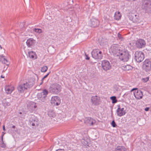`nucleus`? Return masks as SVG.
Masks as SVG:
<instances>
[{
    "label": "nucleus",
    "instance_id": "f257e3e1",
    "mask_svg": "<svg viewBox=\"0 0 151 151\" xmlns=\"http://www.w3.org/2000/svg\"><path fill=\"white\" fill-rule=\"evenodd\" d=\"M110 49L114 55L118 56L121 61L127 62L129 60L130 56L129 52L124 47H120L117 44H113Z\"/></svg>",
    "mask_w": 151,
    "mask_h": 151
},
{
    "label": "nucleus",
    "instance_id": "f03ea898",
    "mask_svg": "<svg viewBox=\"0 0 151 151\" xmlns=\"http://www.w3.org/2000/svg\"><path fill=\"white\" fill-rule=\"evenodd\" d=\"M31 79L33 81V82L32 83H30V82L29 83H26L20 85L18 86L17 89L19 93H23L24 91L25 90H27L28 88H30L33 86L34 84V80L35 79L34 78H32Z\"/></svg>",
    "mask_w": 151,
    "mask_h": 151
},
{
    "label": "nucleus",
    "instance_id": "7ed1b4c3",
    "mask_svg": "<svg viewBox=\"0 0 151 151\" xmlns=\"http://www.w3.org/2000/svg\"><path fill=\"white\" fill-rule=\"evenodd\" d=\"M48 93V91L46 89H44L42 90V92L37 93V96L39 103H42L45 101L46 98Z\"/></svg>",
    "mask_w": 151,
    "mask_h": 151
},
{
    "label": "nucleus",
    "instance_id": "20e7f679",
    "mask_svg": "<svg viewBox=\"0 0 151 151\" xmlns=\"http://www.w3.org/2000/svg\"><path fill=\"white\" fill-rule=\"evenodd\" d=\"M61 87L59 84L55 83L50 85L49 90L51 93L55 94L59 93L61 91Z\"/></svg>",
    "mask_w": 151,
    "mask_h": 151
},
{
    "label": "nucleus",
    "instance_id": "39448f33",
    "mask_svg": "<svg viewBox=\"0 0 151 151\" xmlns=\"http://www.w3.org/2000/svg\"><path fill=\"white\" fill-rule=\"evenodd\" d=\"M145 57L144 53L141 51H136L134 54V59L138 63L142 62Z\"/></svg>",
    "mask_w": 151,
    "mask_h": 151
},
{
    "label": "nucleus",
    "instance_id": "423d86ee",
    "mask_svg": "<svg viewBox=\"0 0 151 151\" xmlns=\"http://www.w3.org/2000/svg\"><path fill=\"white\" fill-rule=\"evenodd\" d=\"M102 52L99 49L93 50L91 52V55L93 58L96 59H101L103 57Z\"/></svg>",
    "mask_w": 151,
    "mask_h": 151
},
{
    "label": "nucleus",
    "instance_id": "0eeeda50",
    "mask_svg": "<svg viewBox=\"0 0 151 151\" xmlns=\"http://www.w3.org/2000/svg\"><path fill=\"white\" fill-rule=\"evenodd\" d=\"M142 8L145 10L146 12L151 14V1H147L145 2L143 4Z\"/></svg>",
    "mask_w": 151,
    "mask_h": 151
},
{
    "label": "nucleus",
    "instance_id": "6e6552de",
    "mask_svg": "<svg viewBox=\"0 0 151 151\" xmlns=\"http://www.w3.org/2000/svg\"><path fill=\"white\" fill-rule=\"evenodd\" d=\"M143 69L147 72L151 69V62L149 60H146L143 62Z\"/></svg>",
    "mask_w": 151,
    "mask_h": 151
},
{
    "label": "nucleus",
    "instance_id": "1a4fd4ad",
    "mask_svg": "<svg viewBox=\"0 0 151 151\" xmlns=\"http://www.w3.org/2000/svg\"><path fill=\"white\" fill-rule=\"evenodd\" d=\"M91 101L92 104L95 106L99 105L101 103L100 98L97 96H92L91 98Z\"/></svg>",
    "mask_w": 151,
    "mask_h": 151
},
{
    "label": "nucleus",
    "instance_id": "9d476101",
    "mask_svg": "<svg viewBox=\"0 0 151 151\" xmlns=\"http://www.w3.org/2000/svg\"><path fill=\"white\" fill-rule=\"evenodd\" d=\"M134 90V94L135 97L137 99L142 98L143 94L141 90H138L137 88H134L132 91Z\"/></svg>",
    "mask_w": 151,
    "mask_h": 151
},
{
    "label": "nucleus",
    "instance_id": "9b49d317",
    "mask_svg": "<svg viewBox=\"0 0 151 151\" xmlns=\"http://www.w3.org/2000/svg\"><path fill=\"white\" fill-rule=\"evenodd\" d=\"M101 66L103 69L106 71L110 70L111 68L109 62L107 60H104L102 61Z\"/></svg>",
    "mask_w": 151,
    "mask_h": 151
},
{
    "label": "nucleus",
    "instance_id": "f8f14e48",
    "mask_svg": "<svg viewBox=\"0 0 151 151\" xmlns=\"http://www.w3.org/2000/svg\"><path fill=\"white\" fill-rule=\"evenodd\" d=\"M26 43L28 47L33 48L36 44V41L33 38H30L27 39Z\"/></svg>",
    "mask_w": 151,
    "mask_h": 151
},
{
    "label": "nucleus",
    "instance_id": "ddd939ff",
    "mask_svg": "<svg viewBox=\"0 0 151 151\" xmlns=\"http://www.w3.org/2000/svg\"><path fill=\"white\" fill-rule=\"evenodd\" d=\"M60 99L58 96H54L51 98V103L52 104L58 106L60 103Z\"/></svg>",
    "mask_w": 151,
    "mask_h": 151
},
{
    "label": "nucleus",
    "instance_id": "4468645a",
    "mask_svg": "<svg viewBox=\"0 0 151 151\" xmlns=\"http://www.w3.org/2000/svg\"><path fill=\"white\" fill-rule=\"evenodd\" d=\"M146 42L145 41L142 39L138 40L136 43V47L139 48H141L145 46Z\"/></svg>",
    "mask_w": 151,
    "mask_h": 151
},
{
    "label": "nucleus",
    "instance_id": "2eb2a0df",
    "mask_svg": "<svg viewBox=\"0 0 151 151\" xmlns=\"http://www.w3.org/2000/svg\"><path fill=\"white\" fill-rule=\"evenodd\" d=\"M29 121L30 124H31L32 126H37L38 125V119L36 117H31L30 118Z\"/></svg>",
    "mask_w": 151,
    "mask_h": 151
},
{
    "label": "nucleus",
    "instance_id": "dca6fc26",
    "mask_svg": "<svg viewBox=\"0 0 151 151\" xmlns=\"http://www.w3.org/2000/svg\"><path fill=\"white\" fill-rule=\"evenodd\" d=\"M95 122V120L90 117L86 118L84 119V123L87 124L93 125Z\"/></svg>",
    "mask_w": 151,
    "mask_h": 151
},
{
    "label": "nucleus",
    "instance_id": "f3484780",
    "mask_svg": "<svg viewBox=\"0 0 151 151\" xmlns=\"http://www.w3.org/2000/svg\"><path fill=\"white\" fill-rule=\"evenodd\" d=\"M91 27H95L98 26L99 25V21L97 19L92 18L91 19Z\"/></svg>",
    "mask_w": 151,
    "mask_h": 151
},
{
    "label": "nucleus",
    "instance_id": "a211bd4d",
    "mask_svg": "<svg viewBox=\"0 0 151 151\" xmlns=\"http://www.w3.org/2000/svg\"><path fill=\"white\" fill-rule=\"evenodd\" d=\"M117 115L119 116H121L124 115L126 114L125 111H123L120 110V108L119 106H118V108L117 109L116 111Z\"/></svg>",
    "mask_w": 151,
    "mask_h": 151
},
{
    "label": "nucleus",
    "instance_id": "6ab92c4d",
    "mask_svg": "<svg viewBox=\"0 0 151 151\" xmlns=\"http://www.w3.org/2000/svg\"><path fill=\"white\" fill-rule=\"evenodd\" d=\"M0 61L2 62V63L5 64L7 65H8L9 64V63L8 62V60L5 58V56L3 55H1L0 56Z\"/></svg>",
    "mask_w": 151,
    "mask_h": 151
},
{
    "label": "nucleus",
    "instance_id": "aec40b11",
    "mask_svg": "<svg viewBox=\"0 0 151 151\" xmlns=\"http://www.w3.org/2000/svg\"><path fill=\"white\" fill-rule=\"evenodd\" d=\"M122 68L123 70L127 71L132 70L133 67L130 65H127L122 66Z\"/></svg>",
    "mask_w": 151,
    "mask_h": 151
},
{
    "label": "nucleus",
    "instance_id": "412c9836",
    "mask_svg": "<svg viewBox=\"0 0 151 151\" xmlns=\"http://www.w3.org/2000/svg\"><path fill=\"white\" fill-rule=\"evenodd\" d=\"M5 89L7 93H11L14 90V88L10 87L9 86H5Z\"/></svg>",
    "mask_w": 151,
    "mask_h": 151
},
{
    "label": "nucleus",
    "instance_id": "4be33fe9",
    "mask_svg": "<svg viewBox=\"0 0 151 151\" xmlns=\"http://www.w3.org/2000/svg\"><path fill=\"white\" fill-rule=\"evenodd\" d=\"M99 40V42L101 45H104L107 42L106 40L105 39L102 37L100 38Z\"/></svg>",
    "mask_w": 151,
    "mask_h": 151
},
{
    "label": "nucleus",
    "instance_id": "5701e85b",
    "mask_svg": "<svg viewBox=\"0 0 151 151\" xmlns=\"http://www.w3.org/2000/svg\"><path fill=\"white\" fill-rule=\"evenodd\" d=\"M115 151H126V150L124 146H118L116 148Z\"/></svg>",
    "mask_w": 151,
    "mask_h": 151
},
{
    "label": "nucleus",
    "instance_id": "b1692460",
    "mask_svg": "<svg viewBox=\"0 0 151 151\" xmlns=\"http://www.w3.org/2000/svg\"><path fill=\"white\" fill-rule=\"evenodd\" d=\"M114 19L116 20H119L121 18V15L120 13L119 12L118 13L115 12L114 15Z\"/></svg>",
    "mask_w": 151,
    "mask_h": 151
},
{
    "label": "nucleus",
    "instance_id": "393cba45",
    "mask_svg": "<svg viewBox=\"0 0 151 151\" xmlns=\"http://www.w3.org/2000/svg\"><path fill=\"white\" fill-rule=\"evenodd\" d=\"M48 115L50 117H54L55 116V112L52 111H48Z\"/></svg>",
    "mask_w": 151,
    "mask_h": 151
},
{
    "label": "nucleus",
    "instance_id": "a878e982",
    "mask_svg": "<svg viewBox=\"0 0 151 151\" xmlns=\"http://www.w3.org/2000/svg\"><path fill=\"white\" fill-rule=\"evenodd\" d=\"M29 57L32 59L34 58L35 53L32 51L29 52H28Z\"/></svg>",
    "mask_w": 151,
    "mask_h": 151
},
{
    "label": "nucleus",
    "instance_id": "bb28decb",
    "mask_svg": "<svg viewBox=\"0 0 151 151\" xmlns=\"http://www.w3.org/2000/svg\"><path fill=\"white\" fill-rule=\"evenodd\" d=\"M30 105L31 109H35L37 106L35 105V104L33 102H31L29 103V106Z\"/></svg>",
    "mask_w": 151,
    "mask_h": 151
},
{
    "label": "nucleus",
    "instance_id": "cd10ccee",
    "mask_svg": "<svg viewBox=\"0 0 151 151\" xmlns=\"http://www.w3.org/2000/svg\"><path fill=\"white\" fill-rule=\"evenodd\" d=\"M112 101L113 104L116 103L117 100L116 99V97L115 96H112L110 97Z\"/></svg>",
    "mask_w": 151,
    "mask_h": 151
},
{
    "label": "nucleus",
    "instance_id": "c85d7f7f",
    "mask_svg": "<svg viewBox=\"0 0 151 151\" xmlns=\"http://www.w3.org/2000/svg\"><path fill=\"white\" fill-rule=\"evenodd\" d=\"M47 70V67L46 66H44L41 68V71L42 72H45Z\"/></svg>",
    "mask_w": 151,
    "mask_h": 151
},
{
    "label": "nucleus",
    "instance_id": "c756f323",
    "mask_svg": "<svg viewBox=\"0 0 151 151\" xmlns=\"http://www.w3.org/2000/svg\"><path fill=\"white\" fill-rule=\"evenodd\" d=\"M118 38L121 41H124V38L122 37L121 35L119 33H118L117 35Z\"/></svg>",
    "mask_w": 151,
    "mask_h": 151
},
{
    "label": "nucleus",
    "instance_id": "7c9ffc66",
    "mask_svg": "<svg viewBox=\"0 0 151 151\" xmlns=\"http://www.w3.org/2000/svg\"><path fill=\"white\" fill-rule=\"evenodd\" d=\"M0 146L2 148H5L6 147V145L4 143L3 140L0 141Z\"/></svg>",
    "mask_w": 151,
    "mask_h": 151
},
{
    "label": "nucleus",
    "instance_id": "2f4dec72",
    "mask_svg": "<svg viewBox=\"0 0 151 151\" xmlns=\"http://www.w3.org/2000/svg\"><path fill=\"white\" fill-rule=\"evenodd\" d=\"M33 30L35 32L39 33H41L42 32V29H40L35 28L33 29Z\"/></svg>",
    "mask_w": 151,
    "mask_h": 151
},
{
    "label": "nucleus",
    "instance_id": "473e14b6",
    "mask_svg": "<svg viewBox=\"0 0 151 151\" xmlns=\"http://www.w3.org/2000/svg\"><path fill=\"white\" fill-rule=\"evenodd\" d=\"M135 16H134V14H129V19L133 21V19H134V17H135Z\"/></svg>",
    "mask_w": 151,
    "mask_h": 151
},
{
    "label": "nucleus",
    "instance_id": "72a5a7b5",
    "mask_svg": "<svg viewBox=\"0 0 151 151\" xmlns=\"http://www.w3.org/2000/svg\"><path fill=\"white\" fill-rule=\"evenodd\" d=\"M111 125L114 127H116L117 125L114 120H113L111 122Z\"/></svg>",
    "mask_w": 151,
    "mask_h": 151
},
{
    "label": "nucleus",
    "instance_id": "f704fd0d",
    "mask_svg": "<svg viewBox=\"0 0 151 151\" xmlns=\"http://www.w3.org/2000/svg\"><path fill=\"white\" fill-rule=\"evenodd\" d=\"M149 80V78L148 77H146L145 78H142V81L144 82H146L147 81H148Z\"/></svg>",
    "mask_w": 151,
    "mask_h": 151
},
{
    "label": "nucleus",
    "instance_id": "c9c22d12",
    "mask_svg": "<svg viewBox=\"0 0 151 151\" xmlns=\"http://www.w3.org/2000/svg\"><path fill=\"white\" fill-rule=\"evenodd\" d=\"M135 17H134V19H133V22H135L137 21V19L138 16L136 14H134Z\"/></svg>",
    "mask_w": 151,
    "mask_h": 151
},
{
    "label": "nucleus",
    "instance_id": "e433bc0d",
    "mask_svg": "<svg viewBox=\"0 0 151 151\" xmlns=\"http://www.w3.org/2000/svg\"><path fill=\"white\" fill-rule=\"evenodd\" d=\"M50 73V72H49L48 74H47V75H46L42 79L41 81H42L44 79H45V78H46L47 76H48V75H49Z\"/></svg>",
    "mask_w": 151,
    "mask_h": 151
},
{
    "label": "nucleus",
    "instance_id": "4c0bfd02",
    "mask_svg": "<svg viewBox=\"0 0 151 151\" xmlns=\"http://www.w3.org/2000/svg\"><path fill=\"white\" fill-rule=\"evenodd\" d=\"M4 103L5 105L6 106H8L10 105V103L9 102H7L6 101H5V102Z\"/></svg>",
    "mask_w": 151,
    "mask_h": 151
},
{
    "label": "nucleus",
    "instance_id": "58836bf2",
    "mask_svg": "<svg viewBox=\"0 0 151 151\" xmlns=\"http://www.w3.org/2000/svg\"><path fill=\"white\" fill-rule=\"evenodd\" d=\"M5 133L4 132H2V135L1 136V140H3V137L4 135L5 134Z\"/></svg>",
    "mask_w": 151,
    "mask_h": 151
},
{
    "label": "nucleus",
    "instance_id": "ea45409f",
    "mask_svg": "<svg viewBox=\"0 0 151 151\" xmlns=\"http://www.w3.org/2000/svg\"><path fill=\"white\" fill-rule=\"evenodd\" d=\"M86 56V59L87 60H89L90 59V58L86 54H85Z\"/></svg>",
    "mask_w": 151,
    "mask_h": 151
},
{
    "label": "nucleus",
    "instance_id": "a19ab883",
    "mask_svg": "<svg viewBox=\"0 0 151 151\" xmlns=\"http://www.w3.org/2000/svg\"><path fill=\"white\" fill-rule=\"evenodd\" d=\"M150 108L149 107H147L145 109V110L146 111H148L149 110Z\"/></svg>",
    "mask_w": 151,
    "mask_h": 151
},
{
    "label": "nucleus",
    "instance_id": "79ce46f5",
    "mask_svg": "<svg viewBox=\"0 0 151 151\" xmlns=\"http://www.w3.org/2000/svg\"><path fill=\"white\" fill-rule=\"evenodd\" d=\"M56 151H65L63 149H58L56 150Z\"/></svg>",
    "mask_w": 151,
    "mask_h": 151
},
{
    "label": "nucleus",
    "instance_id": "37998d69",
    "mask_svg": "<svg viewBox=\"0 0 151 151\" xmlns=\"http://www.w3.org/2000/svg\"><path fill=\"white\" fill-rule=\"evenodd\" d=\"M120 110H122L123 111H124V108H120Z\"/></svg>",
    "mask_w": 151,
    "mask_h": 151
},
{
    "label": "nucleus",
    "instance_id": "c03bdc74",
    "mask_svg": "<svg viewBox=\"0 0 151 151\" xmlns=\"http://www.w3.org/2000/svg\"><path fill=\"white\" fill-rule=\"evenodd\" d=\"M3 130H4V131H5V126L4 125H3Z\"/></svg>",
    "mask_w": 151,
    "mask_h": 151
},
{
    "label": "nucleus",
    "instance_id": "a18cd8bd",
    "mask_svg": "<svg viewBox=\"0 0 151 151\" xmlns=\"http://www.w3.org/2000/svg\"><path fill=\"white\" fill-rule=\"evenodd\" d=\"M12 128L13 129H15V126L14 125L12 127Z\"/></svg>",
    "mask_w": 151,
    "mask_h": 151
},
{
    "label": "nucleus",
    "instance_id": "49530a36",
    "mask_svg": "<svg viewBox=\"0 0 151 151\" xmlns=\"http://www.w3.org/2000/svg\"><path fill=\"white\" fill-rule=\"evenodd\" d=\"M43 83V81H42V82L41 83L40 85H41Z\"/></svg>",
    "mask_w": 151,
    "mask_h": 151
},
{
    "label": "nucleus",
    "instance_id": "de8ad7c7",
    "mask_svg": "<svg viewBox=\"0 0 151 151\" xmlns=\"http://www.w3.org/2000/svg\"><path fill=\"white\" fill-rule=\"evenodd\" d=\"M69 1H71L72 2V3H73V0H69Z\"/></svg>",
    "mask_w": 151,
    "mask_h": 151
},
{
    "label": "nucleus",
    "instance_id": "09e8293b",
    "mask_svg": "<svg viewBox=\"0 0 151 151\" xmlns=\"http://www.w3.org/2000/svg\"><path fill=\"white\" fill-rule=\"evenodd\" d=\"M1 78H4V77H3L2 75L1 76Z\"/></svg>",
    "mask_w": 151,
    "mask_h": 151
},
{
    "label": "nucleus",
    "instance_id": "8fccbe9b",
    "mask_svg": "<svg viewBox=\"0 0 151 151\" xmlns=\"http://www.w3.org/2000/svg\"><path fill=\"white\" fill-rule=\"evenodd\" d=\"M0 47L1 48V49L2 48V47L1 46V45H0Z\"/></svg>",
    "mask_w": 151,
    "mask_h": 151
},
{
    "label": "nucleus",
    "instance_id": "3c124183",
    "mask_svg": "<svg viewBox=\"0 0 151 151\" xmlns=\"http://www.w3.org/2000/svg\"><path fill=\"white\" fill-rule=\"evenodd\" d=\"M19 114H22V113L21 112H20L19 113Z\"/></svg>",
    "mask_w": 151,
    "mask_h": 151
}]
</instances>
